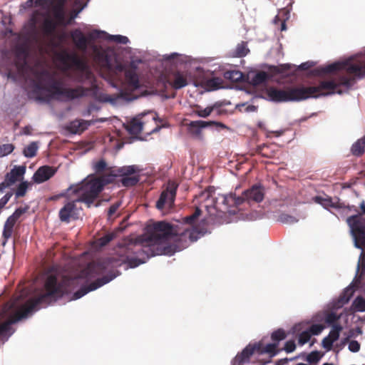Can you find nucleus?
<instances>
[{
    "label": "nucleus",
    "instance_id": "nucleus-52",
    "mask_svg": "<svg viewBox=\"0 0 365 365\" xmlns=\"http://www.w3.org/2000/svg\"><path fill=\"white\" fill-rule=\"evenodd\" d=\"M280 221L284 223H294L297 222V220L292 215L284 214L280 215Z\"/></svg>",
    "mask_w": 365,
    "mask_h": 365
},
{
    "label": "nucleus",
    "instance_id": "nucleus-1",
    "mask_svg": "<svg viewBox=\"0 0 365 365\" xmlns=\"http://www.w3.org/2000/svg\"><path fill=\"white\" fill-rule=\"evenodd\" d=\"M202 234L199 228L195 227L185 228L182 232H174L170 223L155 222L146 227L145 234L139 237L138 242L120 246L115 257H108L97 262H91L81 271L79 276L91 279L124 263H127L130 267H135L146 262L150 257L171 256L176 251L175 247L168 244L171 237H174V241L178 243V248L180 249L198 240Z\"/></svg>",
    "mask_w": 365,
    "mask_h": 365
},
{
    "label": "nucleus",
    "instance_id": "nucleus-45",
    "mask_svg": "<svg viewBox=\"0 0 365 365\" xmlns=\"http://www.w3.org/2000/svg\"><path fill=\"white\" fill-rule=\"evenodd\" d=\"M321 356L319 351H314L308 354L307 361L313 364V363H317L319 361Z\"/></svg>",
    "mask_w": 365,
    "mask_h": 365
},
{
    "label": "nucleus",
    "instance_id": "nucleus-29",
    "mask_svg": "<svg viewBox=\"0 0 365 365\" xmlns=\"http://www.w3.org/2000/svg\"><path fill=\"white\" fill-rule=\"evenodd\" d=\"M250 48L247 47V42L242 41L237 44L235 51V57H244L248 54Z\"/></svg>",
    "mask_w": 365,
    "mask_h": 365
},
{
    "label": "nucleus",
    "instance_id": "nucleus-61",
    "mask_svg": "<svg viewBox=\"0 0 365 365\" xmlns=\"http://www.w3.org/2000/svg\"><path fill=\"white\" fill-rule=\"evenodd\" d=\"M31 131H32V128L31 126H25L23 128V132L24 134L30 135V134H31Z\"/></svg>",
    "mask_w": 365,
    "mask_h": 365
},
{
    "label": "nucleus",
    "instance_id": "nucleus-31",
    "mask_svg": "<svg viewBox=\"0 0 365 365\" xmlns=\"http://www.w3.org/2000/svg\"><path fill=\"white\" fill-rule=\"evenodd\" d=\"M38 151V145L36 142L30 143L29 145L24 148V155L28 158H33L36 155Z\"/></svg>",
    "mask_w": 365,
    "mask_h": 365
},
{
    "label": "nucleus",
    "instance_id": "nucleus-53",
    "mask_svg": "<svg viewBox=\"0 0 365 365\" xmlns=\"http://www.w3.org/2000/svg\"><path fill=\"white\" fill-rule=\"evenodd\" d=\"M348 348L352 352H357L360 350L361 345L357 341H351L349 343Z\"/></svg>",
    "mask_w": 365,
    "mask_h": 365
},
{
    "label": "nucleus",
    "instance_id": "nucleus-25",
    "mask_svg": "<svg viewBox=\"0 0 365 365\" xmlns=\"http://www.w3.org/2000/svg\"><path fill=\"white\" fill-rule=\"evenodd\" d=\"M351 151L352 155L356 157L364 155L365 152V135L353 143Z\"/></svg>",
    "mask_w": 365,
    "mask_h": 365
},
{
    "label": "nucleus",
    "instance_id": "nucleus-26",
    "mask_svg": "<svg viewBox=\"0 0 365 365\" xmlns=\"http://www.w3.org/2000/svg\"><path fill=\"white\" fill-rule=\"evenodd\" d=\"M57 23L51 18H45L42 24V31L46 35H51L55 32L57 28Z\"/></svg>",
    "mask_w": 365,
    "mask_h": 365
},
{
    "label": "nucleus",
    "instance_id": "nucleus-44",
    "mask_svg": "<svg viewBox=\"0 0 365 365\" xmlns=\"http://www.w3.org/2000/svg\"><path fill=\"white\" fill-rule=\"evenodd\" d=\"M311 339V333L309 332V329L304 331L299 334L298 338V343L300 346H303L305 343L308 342Z\"/></svg>",
    "mask_w": 365,
    "mask_h": 365
},
{
    "label": "nucleus",
    "instance_id": "nucleus-33",
    "mask_svg": "<svg viewBox=\"0 0 365 365\" xmlns=\"http://www.w3.org/2000/svg\"><path fill=\"white\" fill-rule=\"evenodd\" d=\"M287 337V334L284 329L279 328L276 329L271 334V339L274 343H278L283 341Z\"/></svg>",
    "mask_w": 365,
    "mask_h": 365
},
{
    "label": "nucleus",
    "instance_id": "nucleus-12",
    "mask_svg": "<svg viewBox=\"0 0 365 365\" xmlns=\"http://www.w3.org/2000/svg\"><path fill=\"white\" fill-rule=\"evenodd\" d=\"M25 172L26 167L24 165L14 166L10 172L6 174L4 180L0 183V192H3L6 187L15 184L25 175Z\"/></svg>",
    "mask_w": 365,
    "mask_h": 365
},
{
    "label": "nucleus",
    "instance_id": "nucleus-34",
    "mask_svg": "<svg viewBox=\"0 0 365 365\" xmlns=\"http://www.w3.org/2000/svg\"><path fill=\"white\" fill-rule=\"evenodd\" d=\"M242 72L240 71H230L225 73V77L232 81L239 82L242 80Z\"/></svg>",
    "mask_w": 365,
    "mask_h": 365
},
{
    "label": "nucleus",
    "instance_id": "nucleus-59",
    "mask_svg": "<svg viewBox=\"0 0 365 365\" xmlns=\"http://www.w3.org/2000/svg\"><path fill=\"white\" fill-rule=\"evenodd\" d=\"M17 222V220L14 216V214L9 215L4 223L7 224L9 227H11L13 229Z\"/></svg>",
    "mask_w": 365,
    "mask_h": 365
},
{
    "label": "nucleus",
    "instance_id": "nucleus-51",
    "mask_svg": "<svg viewBox=\"0 0 365 365\" xmlns=\"http://www.w3.org/2000/svg\"><path fill=\"white\" fill-rule=\"evenodd\" d=\"M333 341L329 337V336L324 337L322 341V345L326 350H331L333 347Z\"/></svg>",
    "mask_w": 365,
    "mask_h": 365
},
{
    "label": "nucleus",
    "instance_id": "nucleus-55",
    "mask_svg": "<svg viewBox=\"0 0 365 365\" xmlns=\"http://www.w3.org/2000/svg\"><path fill=\"white\" fill-rule=\"evenodd\" d=\"M29 207L17 208L13 213L14 216L16 220L19 219L21 215L27 212Z\"/></svg>",
    "mask_w": 365,
    "mask_h": 365
},
{
    "label": "nucleus",
    "instance_id": "nucleus-22",
    "mask_svg": "<svg viewBox=\"0 0 365 365\" xmlns=\"http://www.w3.org/2000/svg\"><path fill=\"white\" fill-rule=\"evenodd\" d=\"M278 343H268L264 346L262 343L257 344V352L259 354L268 353L271 356H274L281 350L278 349Z\"/></svg>",
    "mask_w": 365,
    "mask_h": 365
},
{
    "label": "nucleus",
    "instance_id": "nucleus-21",
    "mask_svg": "<svg viewBox=\"0 0 365 365\" xmlns=\"http://www.w3.org/2000/svg\"><path fill=\"white\" fill-rule=\"evenodd\" d=\"M144 122L141 118H134L127 124L125 129L132 135L140 134L143 130Z\"/></svg>",
    "mask_w": 365,
    "mask_h": 365
},
{
    "label": "nucleus",
    "instance_id": "nucleus-62",
    "mask_svg": "<svg viewBox=\"0 0 365 365\" xmlns=\"http://www.w3.org/2000/svg\"><path fill=\"white\" fill-rule=\"evenodd\" d=\"M314 200L316 201L317 203L324 205V202L326 201L327 200H325L321 197H314Z\"/></svg>",
    "mask_w": 365,
    "mask_h": 365
},
{
    "label": "nucleus",
    "instance_id": "nucleus-3",
    "mask_svg": "<svg viewBox=\"0 0 365 365\" xmlns=\"http://www.w3.org/2000/svg\"><path fill=\"white\" fill-rule=\"evenodd\" d=\"M75 280L67 276H62L61 279H58L57 275L48 274L39 294L27 300L7 322L0 324V339L6 341L11 336V324L27 317L29 314L39 309L41 306H47L68 293L69 285L73 284Z\"/></svg>",
    "mask_w": 365,
    "mask_h": 365
},
{
    "label": "nucleus",
    "instance_id": "nucleus-23",
    "mask_svg": "<svg viewBox=\"0 0 365 365\" xmlns=\"http://www.w3.org/2000/svg\"><path fill=\"white\" fill-rule=\"evenodd\" d=\"M277 146L274 143H264L257 148V153L264 158H272L276 155Z\"/></svg>",
    "mask_w": 365,
    "mask_h": 365
},
{
    "label": "nucleus",
    "instance_id": "nucleus-37",
    "mask_svg": "<svg viewBox=\"0 0 365 365\" xmlns=\"http://www.w3.org/2000/svg\"><path fill=\"white\" fill-rule=\"evenodd\" d=\"M30 185L31 184L27 182V181H23L21 182L17 186L16 190L15 192L16 197L19 198L22 197V196H24Z\"/></svg>",
    "mask_w": 365,
    "mask_h": 365
},
{
    "label": "nucleus",
    "instance_id": "nucleus-43",
    "mask_svg": "<svg viewBox=\"0 0 365 365\" xmlns=\"http://www.w3.org/2000/svg\"><path fill=\"white\" fill-rule=\"evenodd\" d=\"M14 149L12 143H5L3 145H0V157H3L9 155L10 153L13 152Z\"/></svg>",
    "mask_w": 365,
    "mask_h": 365
},
{
    "label": "nucleus",
    "instance_id": "nucleus-56",
    "mask_svg": "<svg viewBox=\"0 0 365 365\" xmlns=\"http://www.w3.org/2000/svg\"><path fill=\"white\" fill-rule=\"evenodd\" d=\"M120 205V203H119V202L114 203L110 205V207H109V209L108 210V215L109 217H111L112 215H113L115 213V212L119 208Z\"/></svg>",
    "mask_w": 365,
    "mask_h": 365
},
{
    "label": "nucleus",
    "instance_id": "nucleus-14",
    "mask_svg": "<svg viewBox=\"0 0 365 365\" xmlns=\"http://www.w3.org/2000/svg\"><path fill=\"white\" fill-rule=\"evenodd\" d=\"M120 70L125 72V80L134 88L139 87V76L137 73L138 66L135 62H130L128 66H120Z\"/></svg>",
    "mask_w": 365,
    "mask_h": 365
},
{
    "label": "nucleus",
    "instance_id": "nucleus-57",
    "mask_svg": "<svg viewBox=\"0 0 365 365\" xmlns=\"http://www.w3.org/2000/svg\"><path fill=\"white\" fill-rule=\"evenodd\" d=\"M13 195L12 192H8L4 195L2 198L0 199V205L1 208H4L6 204L8 203L9 199Z\"/></svg>",
    "mask_w": 365,
    "mask_h": 365
},
{
    "label": "nucleus",
    "instance_id": "nucleus-20",
    "mask_svg": "<svg viewBox=\"0 0 365 365\" xmlns=\"http://www.w3.org/2000/svg\"><path fill=\"white\" fill-rule=\"evenodd\" d=\"M91 125V122L83 119H76L68 123V130L72 133H81L86 130Z\"/></svg>",
    "mask_w": 365,
    "mask_h": 365
},
{
    "label": "nucleus",
    "instance_id": "nucleus-18",
    "mask_svg": "<svg viewBox=\"0 0 365 365\" xmlns=\"http://www.w3.org/2000/svg\"><path fill=\"white\" fill-rule=\"evenodd\" d=\"M169 83L175 90L183 88L187 86V76L183 72L174 71Z\"/></svg>",
    "mask_w": 365,
    "mask_h": 365
},
{
    "label": "nucleus",
    "instance_id": "nucleus-11",
    "mask_svg": "<svg viewBox=\"0 0 365 365\" xmlns=\"http://www.w3.org/2000/svg\"><path fill=\"white\" fill-rule=\"evenodd\" d=\"M215 124L217 126L226 128L225 125L222 123L214 121H202V120H197L196 121H191L187 123V130L190 136L197 139H202V128H207L210 125Z\"/></svg>",
    "mask_w": 365,
    "mask_h": 365
},
{
    "label": "nucleus",
    "instance_id": "nucleus-41",
    "mask_svg": "<svg viewBox=\"0 0 365 365\" xmlns=\"http://www.w3.org/2000/svg\"><path fill=\"white\" fill-rule=\"evenodd\" d=\"M14 233V229L11 227H9L7 224L4 223V227L2 232V237H3V242L2 245L4 246V245L6 243V242L9 240V238L12 237V235Z\"/></svg>",
    "mask_w": 365,
    "mask_h": 365
},
{
    "label": "nucleus",
    "instance_id": "nucleus-15",
    "mask_svg": "<svg viewBox=\"0 0 365 365\" xmlns=\"http://www.w3.org/2000/svg\"><path fill=\"white\" fill-rule=\"evenodd\" d=\"M56 170L53 167L44 165L41 166L33 175V180L36 183H43L55 175Z\"/></svg>",
    "mask_w": 365,
    "mask_h": 365
},
{
    "label": "nucleus",
    "instance_id": "nucleus-39",
    "mask_svg": "<svg viewBox=\"0 0 365 365\" xmlns=\"http://www.w3.org/2000/svg\"><path fill=\"white\" fill-rule=\"evenodd\" d=\"M202 213V211L199 207H196L194 213L191 214L190 215H187V217L183 218V222L185 223H187L188 225H193L195 221L197 220L198 216H200Z\"/></svg>",
    "mask_w": 365,
    "mask_h": 365
},
{
    "label": "nucleus",
    "instance_id": "nucleus-48",
    "mask_svg": "<svg viewBox=\"0 0 365 365\" xmlns=\"http://www.w3.org/2000/svg\"><path fill=\"white\" fill-rule=\"evenodd\" d=\"M106 167H107L106 161H105L104 160H101L96 162V164H94L93 170L96 173H101V172L106 170Z\"/></svg>",
    "mask_w": 365,
    "mask_h": 365
},
{
    "label": "nucleus",
    "instance_id": "nucleus-8",
    "mask_svg": "<svg viewBox=\"0 0 365 365\" xmlns=\"http://www.w3.org/2000/svg\"><path fill=\"white\" fill-rule=\"evenodd\" d=\"M264 198V188L260 185H252L250 189L245 190L243 194L240 197H237L236 194H230L225 195L223 197V203L229 206H238L243 203L244 201L260 202Z\"/></svg>",
    "mask_w": 365,
    "mask_h": 365
},
{
    "label": "nucleus",
    "instance_id": "nucleus-38",
    "mask_svg": "<svg viewBox=\"0 0 365 365\" xmlns=\"http://www.w3.org/2000/svg\"><path fill=\"white\" fill-rule=\"evenodd\" d=\"M341 318V315H338L334 312L327 313L324 316V322L328 324H331L332 327L334 324H339L337 323L339 319Z\"/></svg>",
    "mask_w": 365,
    "mask_h": 365
},
{
    "label": "nucleus",
    "instance_id": "nucleus-16",
    "mask_svg": "<svg viewBox=\"0 0 365 365\" xmlns=\"http://www.w3.org/2000/svg\"><path fill=\"white\" fill-rule=\"evenodd\" d=\"M257 352V344L254 346H247L243 349L242 352L236 356L235 358V365H244L245 363L248 362L252 354Z\"/></svg>",
    "mask_w": 365,
    "mask_h": 365
},
{
    "label": "nucleus",
    "instance_id": "nucleus-64",
    "mask_svg": "<svg viewBox=\"0 0 365 365\" xmlns=\"http://www.w3.org/2000/svg\"><path fill=\"white\" fill-rule=\"evenodd\" d=\"M287 361V358H285L284 359L279 360V361H277L276 365H282L284 364V362H285Z\"/></svg>",
    "mask_w": 365,
    "mask_h": 365
},
{
    "label": "nucleus",
    "instance_id": "nucleus-36",
    "mask_svg": "<svg viewBox=\"0 0 365 365\" xmlns=\"http://www.w3.org/2000/svg\"><path fill=\"white\" fill-rule=\"evenodd\" d=\"M352 307L356 311L364 312L365 311V299L362 296H357L353 301Z\"/></svg>",
    "mask_w": 365,
    "mask_h": 365
},
{
    "label": "nucleus",
    "instance_id": "nucleus-17",
    "mask_svg": "<svg viewBox=\"0 0 365 365\" xmlns=\"http://www.w3.org/2000/svg\"><path fill=\"white\" fill-rule=\"evenodd\" d=\"M53 15L56 22L57 23V26L58 25H63V26H66V25L69 24L71 20L74 18V16H72L68 21H66V12L62 4L53 6Z\"/></svg>",
    "mask_w": 365,
    "mask_h": 365
},
{
    "label": "nucleus",
    "instance_id": "nucleus-50",
    "mask_svg": "<svg viewBox=\"0 0 365 365\" xmlns=\"http://www.w3.org/2000/svg\"><path fill=\"white\" fill-rule=\"evenodd\" d=\"M283 350L287 353H291V352H293L294 351H295L296 350V344H295L294 341L291 340V341H288L285 342Z\"/></svg>",
    "mask_w": 365,
    "mask_h": 365
},
{
    "label": "nucleus",
    "instance_id": "nucleus-40",
    "mask_svg": "<svg viewBox=\"0 0 365 365\" xmlns=\"http://www.w3.org/2000/svg\"><path fill=\"white\" fill-rule=\"evenodd\" d=\"M353 292L354 291L351 288L346 289L343 294L340 295L339 302L341 303V304L348 303L353 296Z\"/></svg>",
    "mask_w": 365,
    "mask_h": 365
},
{
    "label": "nucleus",
    "instance_id": "nucleus-58",
    "mask_svg": "<svg viewBox=\"0 0 365 365\" xmlns=\"http://www.w3.org/2000/svg\"><path fill=\"white\" fill-rule=\"evenodd\" d=\"M21 55H22L24 56L23 65H25L26 58L28 56V52H27L26 49L24 47H19L17 48V56H19Z\"/></svg>",
    "mask_w": 365,
    "mask_h": 365
},
{
    "label": "nucleus",
    "instance_id": "nucleus-6",
    "mask_svg": "<svg viewBox=\"0 0 365 365\" xmlns=\"http://www.w3.org/2000/svg\"><path fill=\"white\" fill-rule=\"evenodd\" d=\"M60 59L67 67L73 66L75 68V80L81 83L88 82L95 86V76L86 61L82 59L76 53L63 52Z\"/></svg>",
    "mask_w": 365,
    "mask_h": 365
},
{
    "label": "nucleus",
    "instance_id": "nucleus-60",
    "mask_svg": "<svg viewBox=\"0 0 365 365\" xmlns=\"http://www.w3.org/2000/svg\"><path fill=\"white\" fill-rule=\"evenodd\" d=\"M313 66V62L307 61L302 63L297 68L298 70L307 71Z\"/></svg>",
    "mask_w": 365,
    "mask_h": 365
},
{
    "label": "nucleus",
    "instance_id": "nucleus-46",
    "mask_svg": "<svg viewBox=\"0 0 365 365\" xmlns=\"http://www.w3.org/2000/svg\"><path fill=\"white\" fill-rule=\"evenodd\" d=\"M17 305L16 301H9V302L4 304L3 308L1 310V314H7L9 311L14 309Z\"/></svg>",
    "mask_w": 365,
    "mask_h": 365
},
{
    "label": "nucleus",
    "instance_id": "nucleus-5",
    "mask_svg": "<svg viewBox=\"0 0 365 365\" xmlns=\"http://www.w3.org/2000/svg\"><path fill=\"white\" fill-rule=\"evenodd\" d=\"M89 89L78 86L75 88H64L61 81L51 78L48 85L45 86L41 81H33L32 88L28 92V97L40 103H49L56 96H62L67 100H73L86 96Z\"/></svg>",
    "mask_w": 365,
    "mask_h": 365
},
{
    "label": "nucleus",
    "instance_id": "nucleus-7",
    "mask_svg": "<svg viewBox=\"0 0 365 365\" xmlns=\"http://www.w3.org/2000/svg\"><path fill=\"white\" fill-rule=\"evenodd\" d=\"M361 212L350 215L346 222L350 227L354 245L357 248L365 247V201L360 203Z\"/></svg>",
    "mask_w": 365,
    "mask_h": 365
},
{
    "label": "nucleus",
    "instance_id": "nucleus-49",
    "mask_svg": "<svg viewBox=\"0 0 365 365\" xmlns=\"http://www.w3.org/2000/svg\"><path fill=\"white\" fill-rule=\"evenodd\" d=\"M292 66L289 64L280 65L279 66H274V71L277 74H284L291 69Z\"/></svg>",
    "mask_w": 365,
    "mask_h": 365
},
{
    "label": "nucleus",
    "instance_id": "nucleus-19",
    "mask_svg": "<svg viewBox=\"0 0 365 365\" xmlns=\"http://www.w3.org/2000/svg\"><path fill=\"white\" fill-rule=\"evenodd\" d=\"M94 60L98 65L103 67L110 68V57L106 51L101 50L98 47L93 48Z\"/></svg>",
    "mask_w": 365,
    "mask_h": 365
},
{
    "label": "nucleus",
    "instance_id": "nucleus-28",
    "mask_svg": "<svg viewBox=\"0 0 365 365\" xmlns=\"http://www.w3.org/2000/svg\"><path fill=\"white\" fill-rule=\"evenodd\" d=\"M140 171L138 165L123 166L118 170V173L121 177L136 175Z\"/></svg>",
    "mask_w": 365,
    "mask_h": 365
},
{
    "label": "nucleus",
    "instance_id": "nucleus-35",
    "mask_svg": "<svg viewBox=\"0 0 365 365\" xmlns=\"http://www.w3.org/2000/svg\"><path fill=\"white\" fill-rule=\"evenodd\" d=\"M343 327L341 324H333L332 329L329 333L328 336L330 339H331L332 341H336L340 336V333L342 330Z\"/></svg>",
    "mask_w": 365,
    "mask_h": 365
},
{
    "label": "nucleus",
    "instance_id": "nucleus-9",
    "mask_svg": "<svg viewBox=\"0 0 365 365\" xmlns=\"http://www.w3.org/2000/svg\"><path fill=\"white\" fill-rule=\"evenodd\" d=\"M105 34V31H93L86 37L80 29H76L71 32V37L73 44L79 51H86L91 41L101 38L102 35Z\"/></svg>",
    "mask_w": 365,
    "mask_h": 365
},
{
    "label": "nucleus",
    "instance_id": "nucleus-30",
    "mask_svg": "<svg viewBox=\"0 0 365 365\" xmlns=\"http://www.w3.org/2000/svg\"><path fill=\"white\" fill-rule=\"evenodd\" d=\"M140 180L139 175H133L129 176H124L121 178V183L123 186L130 187L138 184Z\"/></svg>",
    "mask_w": 365,
    "mask_h": 365
},
{
    "label": "nucleus",
    "instance_id": "nucleus-27",
    "mask_svg": "<svg viewBox=\"0 0 365 365\" xmlns=\"http://www.w3.org/2000/svg\"><path fill=\"white\" fill-rule=\"evenodd\" d=\"M218 106H220V105H218L217 103H215L212 106H209L208 107H207L205 108H202V107H200V106L196 105L195 108L193 110V113L197 115L198 117L207 118L208 115H210L211 114V113L213 112L216 108H218Z\"/></svg>",
    "mask_w": 365,
    "mask_h": 365
},
{
    "label": "nucleus",
    "instance_id": "nucleus-4",
    "mask_svg": "<svg viewBox=\"0 0 365 365\" xmlns=\"http://www.w3.org/2000/svg\"><path fill=\"white\" fill-rule=\"evenodd\" d=\"M116 175H102L94 177L89 180L82 181L74 187H70L69 190L77 195V199L69 201L60 210L59 218L61 222L68 223L71 219H77L78 209L76 202H83L88 207H91L95 200L101 193L104 186L113 181Z\"/></svg>",
    "mask_w": 365,
    "mask_h": 365
},
{
    "label": "nucleus",
    "instance_id": "nucleus-10",
    "mask_svg": "<svg viewBox=\"0 0 365 365\" xmlns=\"http://www.w3.org/2000/svg\"><path fill=\"white\" fill-rule=\"evenodd\" d=\"M178 187V185L175 181H168L165 190H163L156 202V207L158 210H163L166 205L171 206L174 204Z\"/></svg>",
    "mask_w": 365,
    "mask_h": 365
},
{
    "label": "nucleus",
    "instance_id": "nucleus-13",
    "mask_svg": "<svg viewBox=\"0 0 365 365\" xmlns=\"http://www.w3.org/2000/svg\"><path fill=\"white\" fill-rule=\"evenodd\" d=\"M115 274H110L97 279L96 280L92 282L89 285L83 287L81 289L77 290L73 294V298L75 299H80L82 296L88 293V292L96 290L98 289V287L108 284V282L115 279Z\"/></svg>",
    "mask_w": 365,
    "mask_h": 365
},
{
    "label": "nucleus",
    "instance_id": "nucleus-42",
    "mask_svg": "<svg viewBox=\"0 0 365 365\" xmlns=\"http://www.w3.org/2000/svg\"><path fill=\"white\" fill-rule=\"evenodd\" d=\"M115 238V233H108L105 236L99 237L97 242L99 246L104 247Z\"/></svg>",
    "mask_w": 365,
    "mask_h": 365
},
{
    "label": "nucleus",
    "instance_id": "nucleus-24",
    "mask_svg": "<svg viewBox=\"0 0 365 365\" xmlns=\"http://www.w3.org/2000/svg\"><path fill=\"white\" fill-rule=\"evenodd\" d=\"M249 82L251 85L259 86L264 83L269 79V76L267 72L260 71L257 72L253 76H248Z\"/></svg>",
    "mask_w": 365,
    "mask_h": 365
},
{
    "label": "nucleus",
    "instance_id": "nucleus-54",
    "mask_svg": "<svg viewBox=\"0 0 365 365\" xmlns=\"http://www.w3.org/2000/svg\"><path fill=\"white\" fill-rule=\"evenodd\" d=\"M46 0H28L26 2L27 6H42L46 4Z\"/></svg>",
    "mask_w": 365,
    "mask_h": 365
},
{
    "label": "nucleus",
    "instance_id": "nucleus-47",
    "mask_svg": "<svg viewBox=\"0 0 365 365\" xmlns=\"http://www.w3.org/2000/svg\"><path fill=\"white\" fill-rule=\"evenodd\" d=\"M324 326L323 324H312L308 329L309 332L311 333V336L312 334L314 336H317V334H319V333L322 332V331L324 329Z\"/></svg>",
    "mask_w": 365,
    "mask_h": 365
},
{
    "label": "nucleus",
    "instance_id": "nucleus-63",
    "mask_svg": "<svg viewBox=\"0 0 365 365\" xmlns=\"http://www.w3.org/2000/svg\"><path fill=\"white\" fill-rule=\"evenodd\" d=\"M208 85L209 86H215V88H217V86H216V81L215 79H212V80H210L208 81Z\"/></svg>",
    "mask_w": 365,
    "mask_h": 365
},
{
    "label": "nucleus",
    "instance_id": "nucleus-2",
    "mask_svg": "<svg viewBox=\"0 0 365 365\" xmlns=\"http://www.w3.org/2000/svg\"><path fill=\"white\" fill-rule=\"evenodd\" d=\"M335 71H345L346 75H341L336 80L321 81L317 86H304V85L288 86L286 89H278L275 86H269L264 91L267 98L282 103V101H300L309 98H317L320 96L334 93H341L340 86L346 88L351 86L354 82V77H365V56L355 62L347 60L342 62H335L322 67L318 71L319 74H329Z\"/></svg>",
    "mask_w": 365,
    "mask_h": 365
},
{
    "label": "nucleus",
    "instance_id": "nucleus-32",
    "mask_svg": "<svg viewBox=\"0 0 365 365\" xmlns=\"http://www.w3.org/2000/svg\"><path fill=\"white\" fill-rule=\"evenodd\" d=\"M101 38L120 43H126L129 41L128 38L126 36H120V34L112 36V34H108L106 32L105 34L101 35Z\"/></svg>",
    "mask_w": 365,
    "mask_h": 365
}]
</instances>
